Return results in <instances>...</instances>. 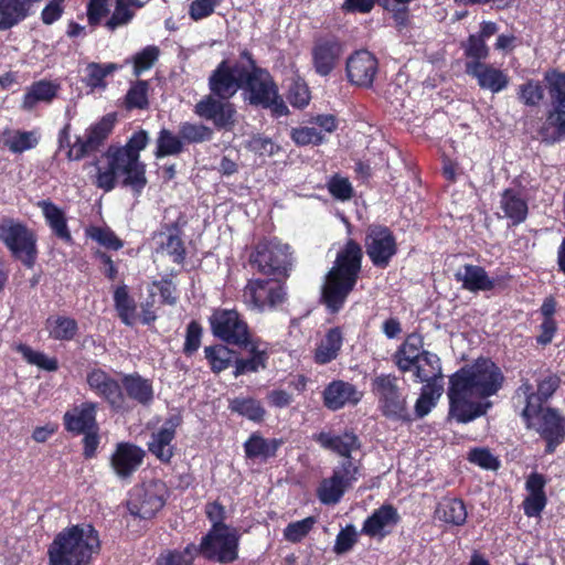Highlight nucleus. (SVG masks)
I'll use <instances>...</instances> for the list:
<instances>
[{
	"label": "nucleus",
	"mask_w": 565,
	"mask_h": 565,
	"mask_svg": "<svg viewBox=\"0 0 565 565\" xmlns=\"http://www.w3.org/2000/svg\"><path fill=\"white\" fill-rule=\"evenodd\" d=\"M363 249L349 238L338 252L321 289V302L331 315L340 312L354 290L362 268Z\"/></svg>",
	"instance_id": "1"
},
{
	"label": "nucleus",
	"mask_w": 565,
	"mask_h": 565,
	"mask_svg": "<svg viewBox=\"0 0 565 565\" xmlns=\"http://www.w3.org/2000/svg\"><path fill=\"white\" fill-rule=\"evenodd\" d=\"M102 550L98 531L92 523L64 527L47 546L49 565H90Z\"/></svg>",
	"instance_id": "2"
},
{
	"label": "nucleus",
	"mask_w": 565,
	"mask_h": 565,
	"mask_svg": "<svg viewBox=\"0 0 565 565\" xmlns=\"http://www.w3.org/2000/svg\"><path fill=\"white\" fill-rule=\"evenodd\" d=\"M106 167H99L95 162L97 172L94 184L104 192L113 191L118 184V178L122 177L120 185L130 189L135 195H140L148 180L147 166L143 161H136L120 146L110 145L103 153Z\"/></svg>",
	"instance_id": "3"
},
{
	"label": "nucleus",
	"mask_w": 565,
	"mask_h": 565,
	"mask_svg": "<svg viewBox=\"0 0 565 565\" xmlns=\"http://www.w3.org/2000/svg\"><path fill=\"white\" fill-rule=\"evenodd\" d=\"M392 361L403 374L413 371L414 381L418 383H436L443 376L440 358L424 349V337L418 332L407 334Z\"/></svg>",
	"instance_id": "4"
},
{
	"label": "nucleus",
	"mask_w": 565,
	"mask_h": 565,
	"mask_svg": "<svg viewBox=\"0 0 565 565\" xmlns=\"http://www.w3.org/2000/svg\"><path fill=\"white\" fill-rule=\"evenodd\" d=\"M449 382L466 390L471 397L488 398L495 395L503 386L504 375L501 369L489 358H478L456 371Z\"/></svg>",
	"instance_id": "5"
},
{
	"label": "nucleus",
	"mask_w": 565,
	"mask_h": 565,
	"mask_svg": "<svg viewBox=\"0 0 565 565\" xmlns=\"http://www.w3.org/2000/svg\"><path fill=\"white\" fill-rule=\"evenodd\" d=\"M116 124V114H106L96 122L89 125L83 136H76L71 142V124L66 122L58 131V149H65L70 161H81L84 158L99 151L113 134Z\"/></svg>",
	"instance_id": "6"
},
{
	"label": "nucleus",
	"mask_w": 565,
	"mask_h": 565,
	"mask_svg": "<svg viewBox=\"0 0 565 565\" xmlns=\"http://www.w3.org/2000/svg\"><path fill=\"white\" fill-rule=\"evenodd\" d=\"M98 403L84 401L72 405L63 415L64 430L72 436H83V457L93 459L100 444L99 424L97 422Z\"/></svg>",
	"instance_id": "7"
},
{
	"label": "nucleus",
	"mask_w": 565,
	"mask_h": 565,
	"mask_svg": "<svg viewBox=\"0 0 565 565\" xmlns=\"http://www.w3.org/2000/svg\"><path fill=\"white\" fill-rule=\"evenodd\" d=\"M399 379L393 373H381L372 379L371 391L377 399L381 415L401 424L414 422L413 413L407 401V393L398 384Z\"/></svg>",
	"instance_id": "8"
},
{
	"label": "nucleus",
	"mask_w": 565,
	"mask_h": 565,
	"mask_svg": "<svg viewBox=\"0 0 565 565\" xmlns=\"http://www.w3.org/2000/svg\"><path fill=\"white\" fill-rule=\"evenodd\" d=\"M0 242L13 259L32 269L39 257L38 235L26 223L12 216L0 218Z\"/></svg>",
	"instance_id": "9"
},
{
	"label": "nucleus",
	"mask_w": 565,
	"mask_h": 565,
	"mask_svg": "<svg viewBox=\"0 0 565 565\" xmlns=\"http://www.w3.org/2000/svg\"><path fill=\"white\" fill-rule=\"evenodd\" d=\"M544 83L547 88L552 109L540 129L542 140L547 145H555L565 140V72L552 68L544 73Z\"/></svg>",
	"instance_id": "10"
},
{
	"label": "nucleus",
	"mask_w": 565,
	"mask_h": 565,
	"mask_svg": "<svg viewBox=\"0 0 565 565\" xmlns=\"http://www.w3.org/2000/svg\"><path fill=\"white\" fill-rule=\"evenodd\" d=\"M249 264L265 276L287 279L294 266L291 247L277 237L263 238L249 256Z\"/></svg>",
	"instance_id": "11"
},
{
	"label": "nucleus",
	"mask_w": 565,
	"mask_h": 565,
	"mask_svg": "<svg viewBox=\"0 0 565 565\" xmlns=\"http://www.w3.org/2000/svg\"><path fill=\"white\" fill-rule=\"evenodd\" d=\"M521 416L527 428L535 430L545 443L544 452L552 455L565 440V416L555 407H539Z\"/></svg>",
	"instance_id": "12"
},
{
	"label": "nucleus",
	"mask_w": 565,
	"mask_h": 565,
	"mask_svg": "<svg viewBox=\"0 0 565 565\" xmlns=\"http://www.w3.org/2000/svg\"><path fill=\"white\" fill-rule=\"evenodd\" d=\"M249 104L269 109L273 117L279 118L289 114L284 99L270 73L257 66L249 55Z\"/></svg>",
	"instance_id": "13"
},
{
	"label": "nucleus",
	"mask_w": 565,
	"mask_h": 565,
	"mask_svg": "<svg viewBox=\"0 0 565 565\" xmlns=\"http://www.w3.org/2000/svg\"><path fill=\"white\" fill-rule=\"evenodd\" d=\"M238 540L236 529L211 527L200 544H195L196 556L220 564L232 563L237 558Z\"/></svg>",
	"instance_id": "14"
},
{
	"label": "nucleus",
	"mask_w": 565,
	"mask_h": 565,
	"mask_svg": "<svg viewBox=\"0 0 565 565\" xmlns=\"http://www.w3.org/2000/svg\"><path fill=\"white\" fill-rule=\"evenodd\" d=\"M364 247L372 265L385 269L398 252L393 231L383 224H370L365 231Z\"/></svg>",
	"instance_id": "15"
},
{
	"label": "nucleus",
	"mask_w": 565,
	"mask_h": 565,
	"mask_svg": "<svg viewBox=\"0 0 565 565\" xmlns=\"http://www.w3.org/2000/svg\"><path fill=\"white\" fill-rule=\"evenodd\" d=\"M344 50V42L333 33L315 36L310 50L311 65L315 73L320 77L330 76L339 66Z\"/></svg>",
	"instance_id": "16"
},
{
	"label": "nucleus",
	"mask_w": 565,
	"mask_h": 565,
	"mask_svg": "<svg viewBox=\"0 0 565 565\" xmlns=\"http://www.w3.org/2000/svg\"><path fill=\"white\" fill-rule=\"evenodd\" d=\"M212 95L220 99L232 98L239 89L247 94V67L223 60L209 77Z\"/></svg>",
	"instance_id": "17"
},
{
	"label": "nucleus",
	"mask_w": 565,
	"mask_h": 565,
	"mask_svg": "<svg viewBox=\"0 0 565 565\" xmlns=\"http://www.w3.org/2000/svg\"><path fill=\"white\" fill-rule=\"evenodd\" d=\"M209 324L212 334L222 342L247 347V324L235 309H213Z\"/></svg>",
	"instance_id": "18"
},
{
	"label": "nucleus",
	"mask_w": 565,
	"mask_h": 565,
	"mask_svg": "<svg viewBox=\"0 0 565 565\" xmlns=\"http://www.w3.org/2000/svg\"><path fill=\"white\" fill-rule=\"evenodd\" d=\"M170 497L167 483L152 479L145 483L137 497L128 503L129 513L142 520H151L163 509Z\"/></svg>",
	"instance_id": "19"
},
{
	"label": "nucleus",
	"mask_w": 565,
	"mask_h": 565,
	"mask_svg": "<svg viewBox=\"0 0 565 565\" xmlns=\"http://www.w3.org/2000/svg\"><path fill=\"white\" fill-rule=\"evenodd\" d=\"M287 287L280 279H249V306L257 312L274 311L287 301Z\"/></svg>",
	"instance_id": "20"
},
{
	"label": "nucleus",
	"mask_w": 565,
	"mask_h": 565,
	"mask_svg": "<svg viewBox=\"0 0 565 565\" xmlns=\"http://www.w3.org/2000/svg\"><path fill=\"white\" fill-rule=\"evenodd\" d=\"M86 383L88 388L104 401L113 412L126 411V396L121 380L118 381L100 367H94L87 372Z\"/></svg>",
	"instance_id": "21"
},
{
	"label": "nucleus",
	"mask_w": 565,
	"mask_h": 565,
	"mask_svg": "<svg viewBox=\"0 0 565 565\" xmlns=\"http://www.w3.org/2000/svg\"><path fill=\"white\" fill-rule=\"evenodd\" d=\"M454 278L461 284V288L472 294L504 290L508 287L509 276H499L492 278L488 275L484 267L473 264L462 265L455 274Z\"/></svg>",
	"instance_id": "22"
},
{
	"label": "nucleus",
	"mask_w": 565,
	"mask_h": 565,
	"mask_svg": "<svg viewBox=\"0 0 565 565\" xmlns=\"http://www.w3.org/2000/svg\"><path fill=\"white\" fill-rule=\"evenodd\" d=\"M561 377L546 371L543 377L536 380V391L529 379H522L521 384L515 390L516 397H523L525 412L529 413L533 408L545 407L544 404L555 394L561 385Z\"/></svg>",
	"instance_id": "23"
},
{
	"label": "nucleus",
	"mask_w": 565,
	"mask_h": 565,
	"mask_svg": "<svg viewBox=\"0 0 565 565\" xmlns=\"http://www.w3.org/2000/svg\"><path fill=\"white\" fill-rule=\"evenodd\" d=\"M379 72V60L367 50H356L347 58L348 82L356 87H372Z\"/></svg>",
	"instance_id": "24"
},
{
	"label": "nucleus",
	"mask_w": 565,
	"mask_h": 565,
	"mask_svg": "<svg viewBox=\"0 0 565 565\" xmlns=\"http://www.w3.org/2000/svg\"><path fill=\"white\" fill-rule=\"evenodd\" d=\"M182 424L181 415H172L166 419L164 424L151 434L147 443L148 451L154 456L161 463L169 465L174 457L175 447L172 441L177 435V428Z\"/></svg>",
	"instance_id": "25"
},
{
	"label": "nucleus",
	"mask_w": 565,
	"mask_h": 565,
	"mask_svg": "<svg viewBox=\"0 0 565 565\" xmlns=\"http://www.w3.org/2000/svg\"><path fill=\"white\" fill-rule=\"evenodd\" d=\"M447 395L449 398V414L458 423L466 424L483 416L490 406V403L482 404L469 401L467 398L469 396L468 391L459 388L454 382H449Z\"/></svg>",
	"instance_id": "26"
},
{
	"label": "nucleus",
	"mask_w": 565,
	"mask_h": 565,
	"mask_svg": "<svg viewBox=\"0 0 565 565\" xmlns=\"http://www.w3.org/2000/svg\"><path fill=\"white\" fill-rule=\"evenodd\" d=\"M146 451L128 441H121L116 445V449L110 457V466L116 476L120 479L130 478L142 465Z\"/></svg>",
	"instance_id": "27"
},
{
	"label": "nucleus",
	"mask_w": 565,
	"mask_h": 565,
	"mask_svg": "<svg viewBox=\"0 0 565 565\" xmlns=\"http://www.w3.org/2000/svg\"><path fill=\"white\" fill-rule=\"evenodd\" d=\"M194 113L207 120H212L217 128H225L234 122L235 109L227 99H220L215 95H206L194 107Z\"/></svg>",
	"instance_id": "28"
},
{
	"label": "nucleus",
	"mask_w": 565,
	"mask_h": 565,
	"mask_svg": "<svg viewBox=\"0 0 565 565\" xmlns=\"http://www.w3.org/2000/svg\"><path fill=\"white\" fill-rule=\"evenodd\" d=\"M237 353L231 350L226 343H216L204 348V358L211 371L215 374L227 370L235 361L234 374L243 375L247 373V359H238Z\"/></svg>",
	"instance_id": "29"
},
{
	"label": "nucleus",
	"mask_w": 565,
	"mask_h": 565,
	"mask_svg": "<svg viewBox=\"0 0 565 565\" xmlns=\"http://www.w3.org/2000/svg\"><path fill=\"white\" fill-rule=\"evenodd\" d=\"M361 398L362 393L355 385L342 380H333L322 392L324 407L333 412L343 408L347 404L356 405Z\"/></svg>",
	"instance_id": "30"
},
{
	"label": "nucleus",
	"mask_w": 565,
	"mask_h": 565,
	"mask_svg": "<svg viewBox=\"0 0 565 565\" xmlns=\"http://www.w3.org/2000/svg\"><path fill=\"white\" fill-rule=\"evenodd\" d=\"M399 521L401 516L398 514L397 509L393 504H382L364 520L361 529V534L370 537L383 539L391 532L385 529L387 526L397 525Z\"/></svg>",
	"instance_id": "31"
},
{
	"label": "nucleus",
	"mask_w": 565,
	"mask_h": 565,
	"mask_svg": "<svg viewBox=\"0 0 565 565\" xmlns=\"http://www.w3.org/2000/svg\"><path fill=\"white\" fill-rule=\"evenodd\" d=\"M466 73L477 79L481 89L490 90L492 94L504 90L510 83V76L505 71L488 63H475Z\"/></svg>",
	"instance_id": "32"
},
{
	"label": "nucleus",
	"mask_w": 565,
	"mask_h": 565,
	"mask_svg": "<svg viewBox=\"0 0 565 565\" xmlns=\"http://www.w3.org/2000/svg\"><path fill=\"white\" fill-rule=\"evenodd\" d=\"M546 478L536 471L531 472L525 481V490L527 495L523 500V511L529 518L540 516L547 504L545 493Z\"/></svg>",
	"instance_id": "33"
},
{
	"label": "nucleus",
	"mask_w": 565,
	"mask_h": 565,
	"mask_svg": "<svg viewBox=\"0 0 565 565\" xmlns=\"http://www.w3.org/2000/svg\"><path fill=\"white\" fill-rule=\"evenodd\" d=\"M313 440L322 448L343 457V459L353 458L352 452L361 448L360 438L353 429L345 430L342 435L320 431L313 436Z\"/></svg>",
	"instance_id": "34"
},
{
	"label": "nucleus",
	"mask_w": 565,
	"mask_h": 565,
	"mask_svg": "<svg viewBox=\"0 0 565 565\" xmlns=\"http://www.w3.org/2000/svg\"><path fill=\"white\" fill-rule=\"evenodd\" d=\"M122 391L126 399L129 398L137 404L149 407L154 401V388L151 379L143 377L138 372L124 374L121 376Z\"/></svg>",
	"instance_id": "35"
},
{
	"label": "nucleus",
	"mask_w": 565,
	"mask_h": 565,
	"mask_svg": "<svg viewBox=\"0 0 565 565\" xmlns=\"http://www.w3.org/2000/svg\"><path fill=\"white\" fill-rule=\"evenodd\" d=\"M42 0H0V31L10 30L29 18Z\"/></svg>",
	"instance_id": "36"
},
{
	"label": "nucleus",
	"mask_w": 565,
	"mask_h": 565,
	"mask_svg": "<svg viewBox=\"0 0 565 565\" xmlns=\"http://www.w3.org/2000/svg\"><path fill=\"white\" fill-rule=\"evenodd\" d=\"M60 89L61 85L56 81H35L26 87L22 97L21 108L31 111L40 103L51 104L57 97Z\"/></svg>",
	"instance_id": "37"
},
{
	"label": "nucleus",
	"mask_w": 565,
	"mask_h": 565,
	"mask_svg": "<svg viewBox=\"0 0 565 565\" xmlns=\"http://www.w3.org/2000/svg\"><path fill=\"white\" fill-rule=\"evenodd\" d=\"M41 209L44 220L52 233L65 244H73V236L67 225L64 211L51 200H41L36 203Z\"/></svg>",
	"instance_id": "38"
},
{
	"label": "nucleus",
	"mask_w": 565,
	"mask_h": 565,
	"mask_svg": "<svg viewBox=\"0 0 565 565\" xmlns=\"http://www.w3.org/2000/svg\"><path fill=\"white\" fill-rule=\"evenodd\" d=\"M500 207L504 216L510 220L511 224L516 226L525 222L529 215L527 200L522 196L521 192L508 188L500 194Z\"/></svg>",
	"instance_id": "39"
},
{
	"label": "nucleus",
	"mask_w": 565,
	"mask_h": 565,
	"mask_svg": "<svg viewBox=\"0 0 565 565\" xmlns=\"http://www.w3.org/2000/svg\"><path fill=\"white\" fill-rule=\"evenodd\" d=\"M343 344V332L340 327L329 329L317 345L313 360L319 365H324L335 360Z\"/></svg>",
	"instance_id": "40"
},
{
	"label": "nucleus",
	"mask_w": 565,
	"mask_h": 565,
	"mask_svg": "<svg viewBox=\"0 0 565 565\" xmlns=\"http://www.w3.org/2000/svg\"><path fill=\"white\" fill-rule=\"evenodd\" d=\"M45 329L50 339L60 342H70L76 338L79 327L76 319L56 315L46 318Z\"/></svg>",
	"instance_id": "41"
},
{
	"label": "nucleus",
	"mask_w": 565,
	"mask_h": 565,
	"mask_svg": "<svg viewBox=\"0 0 565 565\" xmlns=\"http://www.w3.org/2000/svg\"><path fill=\"white\" fill-rule=\"evenodd\" d=\"M435 516L447 524L462 526L467 521L468 512L462 499L444 498L436 507Z\"/></svg>",
	"instance_id": "42"
},
{
	"label": "nucleus",
	"mask_w": 565,
	"mask_h": 565,
	"mask_svg": "<svg viewBox=\"0 0 565 565\" xmlns=\"http://www.w3.org/2000/svg\"><path fill=\"white\" fill-rule=\"evenodd\" d=\"M284 444L282 438H264L259 433H253L249 435V459L266 463L277 456Z\"/></svg>",
	"instance_id": "43"
},
{
	"label": "nucleus",
	"mask_w": 565,
	"mask_h": 565,
	"mask_svg": "<svg viewBox=\"0 0 565 565\" xmlns=\"http://www.w3.org/2000/svg\"><path fill=\"white\" fill-rule=\"evenodd\" d=\"M114 306L120 321L128 327H132L137 321V303L129 295L128 286L122 284L117 286L113 295Z\"/></svg>",
	"instance_id": "44"
},
{
	"label": "nucleus",
	"mask_w": 565,
	"mask_h": 565,
	"mask_svg": "<svg viewBox=\"0 0 565 565\" xmlns=\"http://www.w3.org/2000/svg\"><path fill=\"white\" fill-rule=\"evenodd\" d=\"M124 65L117 63H97L90 62L85 68L86 76L83 79L85 85L92 90L100 88L105 89L107 86L106 77L113 73L121 70Z\"/></svg>",
	"instance_id": "45"
},
{
	"label": "nucleus",
	"mask_w": 565,
	"mask_h": 565,
	"mask_svg": "<svg viewBox=\"0 0 565 565\" xmlns=\"http://www.w3.org/2000/svg\"><path fill=\"white\" fill-rule=\"evenodd\" d=\"M143 6L145 2L141 0H116L114 12L105 22V28L114 32L118 28L129 24L135 17V11L131 8L140 9Z\"/></svg>",
	"instance_id": "46"
},
{
	"label": "nucleus",
	"mask_w": 565,
	"mask_h": 565,
	"mask_svg": "<svg viewBox=\"0 0 565 565\" xmlns=\"http://www.w3.org/2000/svg\"><path fill=\"white\" fill-rule=\"evenodd\" d=\"M185 147L181 135H175L168 128H162L156 139V150L153 156L161 159L170 156H178L184 151Z\"/></svg>",
	"instance_id": "47"
},
{
	"label": "nucleus",
	"mask_w": 565,
	"mask_h": 565,
	"mask_svg": "<svg viewBox=\"0 0 565 565\" xmlns=\"http://www.w3.org/2000/svg\"><path fill=\"white\" fill-rule=\"evenodd\" d=\"M195 543L183 548H164L154 561V565H194L196 558Z\"/></svg>",
	"instance_id": "48"
},
{
	"label": "nucleus",
	"mask_w": 565,
	"mask_h": 565,
	"mask_svg": "<svg viewBox=\"0 0 565 565\" xmlns=\"http://www.w3.org/2000/svg\"><path fill=\"white\" fill-rule=\"evenodd\" d=\"M443 386L437 383L425 384L418 398L416 399L413 417L414 420L423 418L427 416L431 409L436 406L437 401L441 396Z\"/></svg>",
	"instance_id": "49"
},
{
	"label": "nucleus",
	"mask_w": 565,
	"mask_h": 565,
	"mask_svg": "<svg viewBox=\"0 0 565 565\" xmlns=\"http://www.w3.org/2000/svg\"><path fill=\"white\" fill-rule=\"evenodd\" d=\"M463 55L467 58L465 71L475 63H484L490 55V49L487 42L479 38L476 33L470 34L466 41L461 43Z\"/></svg>",
	"instance_id": "50"
},
{
	"label": "nucleus",
	"mask_w": 565,
	"mask_h": 565,
	"mask_svg": "<svg viewBox=\"0 0 565 565\" xmlns=\"http://www.w3.org/2000/svg\"><path fill=\"white\" fill-rule=\"evenodd\" d=\"M159 56L160 49L157 45H147L132 56L127 57L122 65L131 64L134 76L139 77L156 64Z\"/></svg>",
	"instance_id": "51"
},
{
	"label": "nucleus",
	"mask_w": 565,
	"mask_h": 565,
	"mask_svg": "<svg viewBox=\"0 0 565 565\" xmlns=\"http://www.w3.org/2000/svg\"><path fill=\"white\" fill-rule=\"evenodd\" d=\"M347 489L341 484L338 477L324 478L317 488V498L324 505L338 504L343 498Z\"/></svg>",
	"instance_id": "52"
},
{
	"label": "nucleus",
	"mask_w": 565,
	"mask_h": 565,
	"mask_svg": "<svg viewBox=\"0 0 565 565\" xmlns=\"http://www.w3.org/2000/svg\"><path fill=\"white\" fill-rule=\"evenodd\" d=\"M14 350L31 365L47 372H56L58 370L60 365L56 358H49L45 353L35 351L25 343L17 344Z\"/></svg>",
	"instance_id": "53"
},
{
	"label": "nucleus",
	"mask_w": 565,
	"mask_h": 565,
	"mask_svg": "<svg viewBox=\"0 0 565 565\" xmlns=\"http://www.w3.org/2000/svg\"><path fill=\"white\" fill-rule=\"evenodd\" d=\"M516 97L526 107H537L544 98V86L540 81L530 78L518 86Z\"/></svg>",
	"instance_id": "54"
},
{
	"label": "nucleus",
	"mask_w": 565,
	"mask_h": 565,
	"mask_svg": "<svg viewBox=\"0 0 565 565\" xmlns=\"http://www.w3.org/2000/svg\"><path fill=\"white\" fill-rule=\"evenodd\" d=\"M362 463L353 458L342 459L339 465L333 468L332 477H338L341 484L347 489H351L361 476Z\"/></svg>",
	"instance_id": "55"
},
{
	"label": "nucleus",
	"mask_w": 565,
	"mask_h": 565,
	"mask_svg": "<svg viewBox=\"0 0 565 565\" xmlns=\"http://www.w3.org/2000/svg\"><path fill=\"white\" fill-rule=\"evenodd\" d=\"M179 134L184 146L191 143H202L210 141L213 137V130L204 124L183 121L179 126Z\"/></svg>",
	"instance_id": "56"
},
{
	"label": "nucleus",
	"mask_w": 565,
	"mask_h": 565,
	"mask_svg": "<svg viewBox=\"0 0 565 565\" xmlns=\"http://www.w3.org/2000/svg\"><path fill=\"white\" fill-rule=\"evenodd\" d=\"M149 84L147 81L138 79L131 84L125 96V106L128 110L147 109Z\"/></svg>",
	"instance_id": "57"
},
{
	"label": "nucleus",
	"mask_w": 565,
	"mask_h": 565,
	"mask_svg": "<svg viewBox=\"0 0 565 565\" xmlns=\"http://www.w3.org/2000/svg\"><path fill=\"white\" fill-rule=\"evenodd\" d=\"M269 344L249 332V372L265 369L269 359Z\"/></svg>",
	"instance_id": "58"
},
{
	"label": "nucleus",
	"mask_w": 565,
	"mask_h": 565,
	"mask_svg": "<svg viewBox=\"0 0 565 565\" xmlns=\"http://www.w3.org/2000/svg\"><path fill=\"white\" fill-rule=\"evenodd\" d=\"M249 150H252L259 158V161L255 160V164L262 166L266 162V158L275 156L281 150V148L270 138L256 135L253 136V138L249 140Z\"/></svg>",
	"instance_id": "59"
},
{
	"label": "nucleus",
	"mask_w": 565,
	"mask_h": 565,
	"mask_svg": "<svg viewBox=\"0 0 565 565\" xmlns=\"http://www.w3.org/2000/svg\"><path fill=\"white\" fill-rule=\"evenodd\" d=\"M203 327L196 320H191L185 328L184 343L182 353L186 358H192L200 349L203 338Z\"/></svg>",
	"instance_id": "60"
},
{
	"label": "nucleus",
	"mask_w": 565,
	"mask_h": 565,
	"mask_svg": "<svg viewBox=\"0 0 565 565\" xmlns=\"http://www.w3.org/2000/svg\"><path fill=\"white\" fill-rule=\"evenodd\" d=\"M87 235L107 249L119 250L124 247V242L109 227L90 226Z\"/></svg>",
	"instance_id": "61"
},
{
	"label": "nucleus",
	"mask_w": 565,
	"mask_h": 565,
	"mask_svg": "<svg viewBox=\"0 0 565 565\" xmlns=\"http://www.w3.org/2000/svg\"><path fill=\"white\" fill-rule=\"evenodd\" d=\"M290 138L298 147L320 146L326 141L324 135L321 131L308 126L291 128Z\"/></svg>",
	"instance_id": "62"
},
{
	"label": "nucleus",
	"mask_w": 565,
	"mask_h": 565,
	"mask_svg": "<svg viewBox=\"0 0 565 565\" xmlns=\"http://www.w3.org/2000/svg\"><path fill=\"white\" fill-rule=\"evenodd\" d=\"M315 516H307L300 521L290 522L284 529V539L292 544L300 543L313 529Z\"/></svg>",
	"instance_id": "63"
},
{
	"label": "nucleus",
	"mask_w": 565,
	"mask_h": 565,
	"mask_svg": "<svg viewBox=\"0 0 565 565\" xmlns=\"http://www.w3.org/2000/svg\"><path fill=\"white\" fill-rule=\"evenodd\" d=\"M310 99L311 95L307 83L301 78L292 81L287 92L289 104L295 108L302 109L309 105Z\"/></svg>",
	"instance_id": "64"
}]
</instances>
